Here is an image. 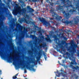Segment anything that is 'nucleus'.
<instances>
[{
	"instance_id": "obj_58",
	"label": "nucleus",
	"mask_w": 79,
	"mask_h": 79,
	"mask_svg": "<svg viewBox=\"0 0 79 79\" xmlns=\"http://www.w3.org/2000/svg\"><path fill=\"white\" fill-rule=\"evenodd\" d=\"M29 2H31V0H28Z\"/></svg>"
},
{
	"instance_id": "obj_15",
	"label": "nucleus",
	"mask_w": 79,
	"mask_h": 79,
	"mask_svg": "<svg viewBox=\"0 0 79 79\" xmlns=\"http://www.w3.org/2000/svg\"><path fill=\"white\" fill-rule=\"evenodd\" d=\"M50 13H52V17H55V16L56 15V14L55 12H54V11H53V10H50Z\"/></svg>"
},
{
	"instance_id": "obj_8",
	"label": "nucleus",
	"mask_w": 79,
	"mask_h": 79,
	"mask_svg": "<svg viewBox=\"0 0 79 79\" xmlns=\"http://www.w3.org/2000/svg\"><path fill=\"white\" fill-rule=\"evenodd\" d=\"M27 8L28 11V12L31 13V15L32 16H34V14L33 13H32L34 11V10L31 8L30 6H27Z\"/></svg>"
},
{
	"instance_id": "obj_29",
	"label": "nucleus",
	"mask_w": 79,
	"mask_h": 79,
	"mask_svg": "<svg viewBox=\"0 0 79 79\" xmlns=\"http://www.w3.org/2000/svg\"><path fill=\"white\" fill-rule=\"evenodd\" d=\"M45 53L44 52V54H43L44 55V59L45 60H47V56L45 55Z\"/></svg>"
},
{
	"instance_id": "obj_40",
	"label": "nucleus",
	"mask_w": 79,
	"mask_h": 79,
	"mask_svg": "<svg viewBox=\"0 0 79 79\" xmlns=\"http://www.w3.org/2000/svg\"><path fill=\"white\" fill-rule=\"evenodd\" d=\"M61 37H64V34H63V33H62L61 34Z\"/></svg>"
},
{
	"instance_id": "obj_52",
	"label": "nucleus",
	"mask_w": 79,
	"mask_h": 79,
	"mask_svg": "<svg viewBox=\"0 0 79 79\" xmlns=\"http://www.w3.org/2000/svg\"><path fill=\"white\" fill-rule=\"evenodd\" d=\"M67 2L68 3H69V2H70V1H69V0H67Z\"/></svg>"
},
{
	"instance_id": "obj_7",
	"label": "nucleus",
	"mask_w": 79,
	"mask_h": 79,
	"mask_svg": "<svg viewBox=\"0 0 79 79\" xmlns=\"http://www.w3.org/2000/svg\"><path fill=\"white\" fill-rule=\"evenodd\" d=\"M17 11L19 14H21L22 13H24L26 9L24 8H23L22 9H21V8L20 6H18L17 7Z\"/></svg>"
},
{
	"instance_id": "obj_4",
	"label": "nucleus",
	"mask_w": 79,
	"mask_h": 79,
	"mask_svg": "<svg viewBox=\"0 0 79 79\" xmlns=\"http://www.w3.org/2000/svg\"><path fill=\"white\" fill-rule=\"evenodd\" d=\"M17 28H19V31H21L23 29V27L19 23H17L16 25V28L13 29V31H15L16 32H18V29Z\"/></svg>"
},
{
	"instance_id": "obj_11",
	"label": "nucleus",
	"mask_w": 79,
	"mask_h": 79,
	"mask_svg": "<svg viewBox=\"0 0 79 79\" xmlns=\"http://www.w3.org/2000/svg\"><path fill=\"white\" fill-rule=\"evenodd\" d=\"M57 11H63V6H61L59 5L57 6L56 8Z\"/></svg>"
},
{
	"instance_id": "obj_24",
	"label": "nucleus",
	"mask_w": 79,
	"mask_h": 79,
	"mask_svg": "<svg viewBox=\"0 0 79 79\" xmlns=\"http://www.w3.org/2000/svg\"><path fill=\"white\" fill-rule=\"evenodd\" d=\"M42 52H40L38 53V55L39 56V57H36V59L37 60H39V58H40V56H42Z\"/></svg>"
},
{
	"instance_id": "obj_26",
	"label": "nucleus",
	"mask_w": 79,
	"mask_h": 79,
	"mask_svg": "<svg viewBox=\"0 0 79 79\" xmlns=\"http://www.w3.org/2000/svg\"><path fill=\"white\" fill-rule=\"evenodd\" d=\"M29 69H30V70H32V71H35V69L31 67H29Z\"/></svg>"
},
{
	"instance_id": "obj_49",
	"label": "nucleus",
	"mask_w": 79,
	"mask_h": 79,
	"mask_svg": "<svg viewBox=\"0 0 79 79\" xmlns=\"http://www.w3.org/2000/svg\"><path fill=\"white\" fill-rule=\"evenodd\" d=\"M64 62H65V60H63V63H64Z\"/></svg>"
},
{
	"instance_id": "obj_33",
	"label": "nucleus",
	"mask_w": 79,
	"mask_h": 79,
	"mask_svg": "<svg viewBox=\"0 0 79 79\" xmlns=\"http://www.w3.org/2000/svg\"><path fill=\"white\" fill-rule=\"evenodd\" d=\"M60 65H61L62 66H63V67H64V68H66V65H65V64H61Z\"/></svg>"
},
{
	"instance_id": "obj_30",
	"label": "nucleus",
	"mask_w": 79,
	"mask_h": 79,
	"mask_svg": "<svg viewBox=\"0 0 79 79\" xmlns=\"http://www.w3.org/2000/svg\"><path fill=\"white\" fill-rule=\"evenodd\" d=\"M42 47L44 48L46 46V44L45 43H43V44L42 45Z\"/></svg>"
},
{
	"instance_id": "obj_9",
	"label": "nucleus",
	"mask_w": 79,
	"mask_h": 79,
	"mask_svg": "<svg viewBox=\"0 0 79 79\" xmlns=\"http://www.w3.org/2000/svg\"><path fill=\"white\" fill-rule=\"evenodd\" d=\"M62 23H64L65 24H69L72 23V22L71 21H69L66 19H63L62 20Z\"/></svg>"
},
{
	"instance_id": "obj_39",
	"label": "nucleus",
	"mask_w": 79,
	"mask_h": 79,
	"mask_svg": "<svg viewBox=\"0 0 79 79\" xmlns=\"http://www.w3.org/2000/svg\"><path fill=\"white\" fill-rule=\"evenodd\" d=\"M63 43L64 44H66V45H67V43H66V41H64L63 42Z\"/></svg>"
},
{
	"instance_id": "obj_50",
	"label": "nucleus",
	"mask_w": 79,
	"mask_h": 79,
	"mask_svg": "<svg viewBox=\"0 0 79 79\" xmlns=\"http://www.w3.org/2000/svg\"><path fill=\"white\" fill-rule=\"evenodd\" d=\"M62 50H63V52H64V51H65V49H62Z\"/></svg>"
},
{
	"instance_id": "obj_59",
	"label": "nucleus",
	"mask_w": 79,
	"mask_h": 79,
	"mask_svg": "<svg viewBox=\"0 0 79 79\" xmlns=\"http://www.w3.org/2000/svg\"><path fill=\"white\" fill-rule=\"evenodd\" d=\"M1 72H2V70H0V73H1Z\"/></svg>"
},
{
	"instance_id": "obj_54",
	"label": "nucleus",
	"mask_w": 79,
	"mask_h": 79,
	"mask_svg": "<svg viewBox=\"0 0 79 79\" xmlns=\"http://www.w3.org/2000/svg\"><path fill=\"white\" fill-rule=\"evenodd\" d=\"M73 75H74V76H77L76 74H73Z\"/></svg>"
},
{
	"instance_id": "obj_14",
	"label": "nucleus",
	"mask_w": 79,
	"mask_h": 79,
	"mask_svg": "<svg viewBox=\"0 0 79 79\" xmlns=\"http://www.w3.org/2000/svg\"><path fill=\"white\" fill-rule=\"evenodd\" d=\"M8 58L9 59V61H11V60H13L14 62H13V64H15L16 63V60H15V58L14 57L12 58L11 56H10L8 57Z\"/></svg>"
},
{
	"instance_id": "obj_48",
	"label": "nucleus",
	"mask_w": 79,
	"mask_h": 79,
	"mask_svg": "<svg viewBox=\"0 0 79 79\" xmlns=\"http://www.w3.org/2000/svg\"><path fill=\"white\" fill-rule=\"evenodd\" d=\"M61 1L62 2H63V3L65 2V0H62V1Z\"/></svg>"
},
{
	"instance_id": "obj_2",
	"label": "nucleus",
	"mask_w": 79,
	"mask_h": 79,
	"mask_svg": "<svg viewBox=\"0 0 79 79\" xmlns=\"http://www.w3.org/2000/svg\"><path fill=\"white\" fill-rule=\"evenodd\" d=\"M70 66L72 68V69H73V71L74 72L76 70H77V69H79V66L77 65H76V67H74L73 66V65L72 64H77V63L76 61V60H72V62H71L70 63Z\"/></svg>"
},
{
	"instance_id": "obj_62",
	"label": "nucleus",
	"mask_w": 79,
	"mask_h": 79,
	"mask_svg": "<svg viewBox=\"0 0 79 79\" xmlns=\"http://www.w3.org/2000/svg\"><path fill=\"white\" fill-rule=\"evenodd\" d=\"M57 2H58V1H57Z\"/></svg>"
},
{
	"instance_id": "obj_43",
	"label": "nucleus",
	"mask_w": 79,
	"mask_h": 79,
	"mask_svg": "<svg viewBox=\"0 0 79 79\" xmlns=\"http://www.w3.org/2000/svg\"><path fill=\"white\" fill-rule=\"evenodd\" d=\"M35 26V28H38V27L35 25H34Z\"/></svg>"
},
{
	"instance_id": "obj_28",
	"label": "nucleus",
	"mask_w": 79,
	"mask_h": 79,
	"mask_svg": "<svg viewBox=\"0 0 79 79\" xmlns=\"http://www.w3.org/2000/svg\"><path fill=\"white\" fill-rule=\"evenodd\" d=\"M9 17H8V19L9 20H10L11 18V17H12V15L11 14H9Z\"/></svg>"
},
{
	"instance_id": "obj_13",
	"label": "nucleus",
	"mask_w": 79,
	"mask_h": 79,
	"mask_svg": "<svg viewBox=\"0 0 79 79\" xmlns=\"http://www.w3.org/2000/svg\"><path fill=\"white\" fill-rule=\"evenodd\" d=\"M3 26V23H0V34H2V32L3 31V28L2 27Z\"/></svg>"
},
{
	"instance_id": "obj_34",
	"label": "nucleus",
	"mask_w": 79,
	"mask_h": 79,
	"mask_svg": "<svg viewBox=\"0 0 79 79\" xmlns=\"http://www.w3.org/2000/svg\"><path fill=\"white\" fill-rule=\"evenodd\" d=\"M50 20H51V21H52V20H54L55 19V18H50Z\"/></svg>"
},
{
	"instance_id": "obj_63",
	"label": "nucleus",
	"mask_w": 79,
	"mask_h": 79,
	"mask_svg": "<svg viewBox=\"0 0 79 79\" xmlns=\"http://www.w3.org/2000/svg\"><path fill=\"white\" fill-rule=\"evenodd\" d=\"M2 1V0H0V2H1Z\"/></svg>"
},
{
	"instance_id": "obj_17",
	"label": "nucleus",
	"mask_w": 79,
	"mask_h": 79,
	"mask_svg": "<svg viewBox=\"0 0 79 79\" xmlns=\"http://www.w3.org/2000/svg\"><path fill=\"white\" fill-rule=\"evenodd\" d=\"M55 19L57 21H60L61 19H62V17L59 15L57 16L56 17Z\"/></svg>"
},
{
	"instance_id": "obj_18",
	"label": "nucleus",
	"mask_w": 79,
	"mask_h": 79,
	"mask_svg": "<svg viewBox=\"0 0 79 79\" xmlns=\"http://www.w3.org/2000/svg\"><path fill=\"white\" fill-rule=\"evenodd\" d=\"M38 32L40 34V35H41L40 37V39H44V36L42 35V31L41 30H40Z\"/></svg>"
},
{
	"instance_id": "obj_56",
	"label": "nucleus",
	"mask_w": 79,
	"mask_h": 79,
	"mask_svg": "<svg viewBox=\"0 0 79 79\" xmlns=\"http://www.w3.org/2000/svg\"><path fill=\"white\" fill-rule=\"evenodd\" d=\"M18 75V73L17 74L15 75V76H17Z\"/></svg>"
},
{
	"instance_id": "obj_42",
	"label": "nucleus",
	"mask_w": 79,
	"mask_h": 79,
	"mask_svg": "<svg viewBox=\"0 0 79 79\" xmlns=\"http://www.w3.org/2000/svg\"><path fill=\"white\" fill-rule=\"evenodd\" d=\"M78 78V76H76L75 77V78L76 79H77Z\"/></svg>"
},
{
	"instance_id": "obj_35",
	"label": "nucleus",
	"mask_w": 79,
	"mask_h": 79,
	"mask_svg": "<svg viewBox=\"0 0 79 79\" xmlns=\"http://www.w3.org/2000/svg\"><path fill=\"white\" fill-rule=\"evenodd\" d=\"M51 23H52V24H55V22L53 21H51Z\"/></svg>"
},
{
	"instance_id": "obj_23",
	"label": "nucleus",
	"mask_w": 79,
	"mask_h": 79,
	"mask_svg": "<svg viewBox=\"0 0 79 79\" xmlns=\"http://www.w3.org/2000/svg\"><path fill=\"white\" fill-rule=\"evenodd\" d=\"M12 22H13V25H11V27H13V25L14 26H15V25H16V23H15V22H16V21L15 20V19H13Z\"/></svg>"
},
{
	"instance_id": "obj_16",
	"label": "nucleus",
	"mask_w": 79,
	"mask_h": 79,
	"mask_svg": "<svg viewBox=\"0 0 79 79\" xmlns=\"http://www.w3.org/2000/svg\"><path fill=\"white\" fill-rule=\"evenodd\" d=\"M74 23L75 24H77L79 22V19L78 18H75L74 19Z\"/></svg>"
},
{
	"instance_id": "obj_10",
	"label": "nucleus",
	"mask_w": 79,
	"mask_h": 79,
	"mask_svg": "<svg viewBox=\"0 0 79 79\" xmlns=\"http://www.w3.org/2000/svg\"><path fill=\"white\" fill-rule=\"evenodd\" d=\"M63 13L64 15V18H65L67 19H68L69 18V16L70 15L69 13H67L65 11H64Z\"/></svg>"
},
{
	"instance_id": "obj_3",
	"label": "nucleus",
	"mask_w": 79,
	"mask_h": 79,
	"mask_svg": "<svg viewBox=\"0 0 79 79\" xmlns=\"http://www.w3.org/2000/svg\"><path fill=\"white\" fill-rule=\"evenodd\" d=\"M60 71L61 72H63V73L61 72L60 73L59 72H58V70H57V72H54L55 73H57L58 75H56V76H57V77H59L60 76V75H61V74H62L63 77H66V74H67V72H64V70H63L62 69H60Z\"/></svg>"
},
{
	"instance_id": "obj_44",
	"label": "nucleus",
	"mask_w": 79,
	"mask_h": 79,
	"mask_svg": "<svg viewBox=\"0 0 79 79\" xmlns=\"http://www.w3.org/2000/svg\"><path fill=\"white\" fill-rule=\"evenodd\" d=\"M30 54V53H32V52L31 51H29V52H28Z\"/></svg>"
},
{
	"instance_id": "obj_1",
	"label": "nucleus",
	"mask_w": 79,
	"mask_h": 79,
	"mask_svg": "<svg viewBox=\"0 0 79 79\" xmlns=\"http://www.w3.org/2000/svg\"><path fill=\"white\" fill-rule=\"evenodd\" d=\"M71 46H72V49L71 50L70 48H68L67 50L68 51L71 52L72 53H75L76 52V48L77 47V44H74L73 42H71Z\"/></svg>"
},
{
	"instance_id": "obj_32",
	"label": "nucleus",
	"mask_w": 79,
	"mask_h": 79,
	"mask_svg": "<svg viewBox=\"0 0 79 79\" xmlns=\"http://www.w3.org/2000/svg\"><path fill=\"white\" fill-rule=\"evenodd\" d=\"M12 78L13 79H17V77H16V76H14Z\"/></svg>"
},
{
	"instance_id": "obj_47",
	"label": "nucleus",
	"mask_w": 79,
	"mask_h": 79,
	"mask_svg": "<svg viewBox=\"0 0 79 79\" xmlns=\"http://www.w3.org/2000/svg\"><path fill=\"white\" fill-rule=\"evenodd\" d=\"M77 56L79 57V50H78V52L77 53Z\"/></svg>"
},
{
	"instance_id": "obj_25",
	"label": "nucleus",
	"mask_w": 79,
	"mask_h": 79,
	"mask_svg": "<svg viewBox=\"0 0 79 79\" xmlns=\"http://www.w3.org/2000/svg\"><path fill=\"white\" fill-rule=\"evenodd\" d=\"M25 65H26V68H29V66H30L31 64H30L29 62H27L26 64H25Z\"/></svg>"
},
{
	"instance_id": "obj_27",
	"label": "nucleus",
	"mask_w": 79,
	"mask_h": 79,
	"mask_svg": "<svg viewBox=\"0 0 79 79\" xmlns=\"http://www.w3.org/2000/svg\"><path fill=\"white\" fill-rule=\"evenodd\" d=\"M30 38H32V39H34L35 38V36L34 35H30Z\"/></svg>"
},
{
	"instance_id": "obj_37",
	"label": "nucleus",
	"mask_w": 79,
	"mask_h": 79,
	"mask_svg": "<svg viewBox=\"0 0 79 79\" xmlns=\"http://www.w3.org/2000/svg\"><path fill=\"white\" fill-rule=\"evenodd\" d=\"M35 44H37V43L38 42V41H37V40H35Z\"/></svg>"
},
{
	"instance_id": "obj_12",
	"label": "nucleus",
	"mask_w": 79,
	"mask_h": 79,
	"mask_svg": "<svg viewBox=\"0 0 79 79\" xmlns=\"http://www.w3.org/2000/svg\"><path fill=\"white\" fill-rule=\"evenodd\" d=\"M27 29L24 28H23V31H21V34L22 35H25V34H26L27 32Z\"/></svg>"
},
{
	"instance_id": "obj_45",
	"label": "nucleus",
	"mask_w": 79,
	"mask_h": 79,
	"mask_svg": "<svg viewBox=\"0 0 79 79\" xmlns=\"http://www.w3.org/2000/svg\"><path fill=\"white\" fill-rule=\"evenodd\" d=\"M33 2H37V0H31Z\"/></svg>"
},
{
	"instance_id": "obj_60",
	"label": "nucleus",
	"mask_w": 79,
	"mask_h": 79,
	"mask_svg": "<svg viewBox=\"0 0 79 79\" xmlns=\"http://www.w3.org/2000/svg\"><path fill=\"white\" fill-rule=\"evenodd\" d=\"M78 38H79V35H78Z\"/></svg>"
},
{
	"instance_id": "obj_55",
	"label": "nucleus",
	"mask_w": 79,
	"mask_h": 79,
	"mask_svg": "<svg viewBox=\"0 0 79 79\" xmlns=\"http://www.w3.org/2000/svg\"><path fill=\"white\" fill-rule=\"evenodd\" d=\"M39 63L40 64V61H39Z\"/></svg>"
},
{
	"instance_id": "obj_20",
	"label": "nucleus",
	"mask_w": 79,
	"mask_h": 79,
	"mask_svg": "<svg viewBox=\"0 0 79 79\" xmlns=\"http://www.w3.org/2000/svg\"><path fill=\"white\" fill-rule=\"evenodd\" d=\"M46 35L47 37L46 38L45 40L47 41V42H50V41H51V40L50 39V37H49V35Z\"/></svg>"
},
{
	"instance_id": "obj_51",
	"label": "nucleus",
	"mask_w": 79,
	"mask_h": 79,
	"mask_svg": "<svg viewBox=\"0 0 79 79\" xmlns=\"http://www.w3.org/2000/svg\"><path fill=\"white\" fill-rule=\"evenodd\" d=\"M58 63L61 65V64L60 63V62L59 61H58Z\"/></svg>"
},
{
	"instance_id": "obj_61",
	"label": "nucleus",
	"mask_w": 79,
	"mask_h": 79,
	"mask_svg": "<svg viewBox=\"0 0 79 79\" xmlns=\"http://www.w3.org/2000/svg\"><path fill=\"white\" fill-rule=\"evenodd\" d=\"M51 4H51V5H53V3H52Z\"/></svg>"
},
{
	"instance_id": "obj_57",
	"label": "nucleus",
	"mask_w": 79,
	"mask_h": 79,
	"mask_svg": "<svg viewBox=\"0 0 79 79\" xmlns=\"http://www.w3.org/2000/svg\"><path fill=\"white\" fill-rule=\"evenodd\" d=\"M2 52H0V55H1V54H2Z\"/></svg>"
},
{
	"instance_id": "obj_22",
	"label": "nucleus",
	"mask_w": 79,
	"mask_h": 79,
	"mask_svg": "<svg viewBox=\"0 0 79 79\" xmlns=\"http://www.w3.org/2000/svg\"><path fill=\"white\" fill-rule=\"evenodd\" d=\"M65 55H67V56H68V58H69L70 59H71V56H71V54H70L69 53V52H66V53L65 54Z\"/></svg>"
},
{
	"instance_id": "obj_21",
	"label": "nucleus",
	"mask_w": 79,
	"mask_h": 79,
	"mask_svg": "<svg viewBox=\"0 0 79 79\" xmlns=\"http://www.w3.org/2000/svg\"><path fill=\"white\" fill-rule=\"evenodd\" d=\"M3 19V15L2 14V11H0V21Z\"/></svg>"
},
{
	"instance_id": "obj_6",
	"label": "nucleus",
	"mask_w": 79,
	"mask_h": 79,
	"mask_svg": "<svg viewBox=\"0 0 79 79\" xmlns=\"http://www.w3.org/2000/svg\"><path fill=\"white\" fill-rule=\"evenodd\" d=\"M53 37L55 38L54 40H56V42L57 44V45H56V48H60V47H61V44L57 42V40L58 39V38H57V36L56 35H54V36H53Z\"/></svg>"
},
{
	"instance_id": "obj_64",
	"label": "nucleus",
	"mask_w": 79,
	"mask_h": 79,
	"mask_svg": "<svg viewBox=\"0 0 79 79\" xmlns=\"http://www.w3.org/2000/svg\"><path fill=\"white\" fill-rule=\"evenodd\" d=\"M27 16H28L27 15Z\"/></svg>"
},
{
	"instance_id": "obj_46",
	"label": "nucleus",
	"mask_w": 79,
	"mask_h": 79,
	"mask_svg": "<svg viewBox=\"0 0 79 79\" xmlns=\"http://www.w3.org/2000/svg\"><path fill=\"white\" fill-rule=\"evenodd\" d=\"M24 73H27V70H26V69H24Z\"/></svg>"
},
{
	"instance_id": "obj_31",
	"label": "nucleus",
	"mask_w": 79,
	"mask_h": 79,
	"mask_svg": "<svg viewBox=\"0 0 79 79\" xmlns=\"http://www.w3.org/2000/svg\"><path fill=\"white\" fill-rule=\"evenodd\" d=\"M23 20L22 19H20L19 20V22L20 23H22V22H23Z\"/></svg>"
},
{
	"instance_id": "obj_53",
	"label": "nucleus",
	"mask_w": 79,
	"mask_h": 79,
	"mask_svg": "<svg viewBox=\"0 0 79 79\" xmlns=\"http://www.w3.org/2000/svg\"><path fill=\"white\" fill-rule=\"evenodd\" d=\"M31 62H32L33 63H35L34 61H33V60H31Z\"/></svg>"
},
{
	"instance_id": "obj_41",
	"label": "nucleus",
	"mask_w": 79,
	"mask_h": 79,
	"mask_svg": "<svg viewBox=\"0 0 79 79\" xmlns=\"http://www.w3.org/2000/svg\"><path fill=\"white\" fill-rule=\"evenodd\" d=\"M64 40H67L68 39H67V38L65 37H64Z\"/></svg>"
},
{
	"instance_id": "obj_19",
	"label": "nucleus",
	"mask_w": 79,
	"mask_h": 79,
	"mask_svg": "<svg viewBox=\"0 0 79 79\" xmlns=\"http://www.w3.org/2000/svg\"><path fill=\"white\" fill-rule=\"evenodd\" d=\"M16 10H14L13 11V14H14L15 15H17L18 14H19V13H18V12L17 9V7L16 9Z\"/></svg>"
},
{
	"instance_id": "obj_5",
	"label": "nucleus",
	"mask_w": 79,
	"mask_h": 79,
	"mask_svg": "<svg viewBox=\"0 0 79 79\" xmlns=\"http://www.w3.org/2000/svg\"><path fill=\"white\" fill-rule=\"evenodd\" d=\"M39 20H40V21L41 22V23H44V25L46 26H49L50 25V24L46 21L45 19L43 18H41V17H39Z\"/></svg>"
},
{
	"instance_id": "obj_38",
	"label": "nucleus",
	"mask_w": 79,
	"mask_h": 79,
	"mask_svg": "<svg viewBox=\"0 0 79 79\" xmlns=\"http://www.w3.org/2000/svg\"><path fill=\"white\" fill-rule=\"evenodd\" d=\"M55 5H60V3H59V2H56Z\"/></svg>"
},
{
	"instance_id": "obj_36",
	"label": "nucleus",
	"mask_w": 79,
	"mask_h": 79,
	"mask_svg": "<svg viewBox=\"0 0 79 79\" xmlns=\"http://www.w3.org/2000/svg\"><path fill=\"white\" fill-rule=\"evenodd\" d=\"M16 2H15L14 3V5H15L16 6H18V4H16Z\"/></svg>"
}]
</instances>
